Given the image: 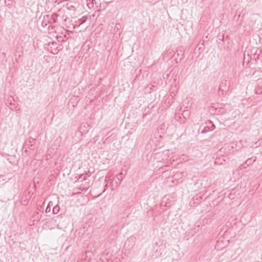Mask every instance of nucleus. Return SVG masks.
Segmentation results:
<instances>
[{
    "instance_id": "obj_1",
    "label": "nucleus",
    "mask_w": 262,
    "mask_h": 262,
    "mask_svg": "<svg viewBox=\"0 0 262 262\" xmlns=\"http://www.w3.org/2000/svg\"><path fill=\"white\" fill-rule=\"evenodd\" d=\"M230 82L228 80H223L220 84L218 93L223 95L229 91Z\"/></svg>"
},
{
    "instance_id": "obj_2",
    "label": "nucleus",
    "mask_w": 262,
    "mask_h": 262,
    "mask_svg": "<svg viewBox=\"0 0 262 262\" xmlns=\"http://www.w3.org/2000/svg\"><path fill=\"white\" fill-rule=\"evenodd\" d=\"M255 161V159H253V158H249L247 159L245 163L243 164L240 166V169H242L243 168H246L248 166H249L250 165L252 164Z\"/></svg>"
},
{
    "instance_id": "obj_3",
    "label": "nucleus",
    "mask_w": 262,
    "mask_h": 262,
    "mask_svg": "<svg viewBox=\"0 0 262 262\" xmlns=\"http://www.w3.org/2000/svg\"><path fill=\"white\" fill-rule=\"evenodd\" d=\"M32 141L29 140L28 141H26L23 146V148L25 149V152L27 153L28 152L27 149L29 148L31 149V147H32V144H31Z\"/></svg>"
},
{
    "instance_id": "obj_4",
    "label": "nucleus",
    "mask_w": 262,
    "mask_h": 262,
    "mask_svg": "<svg viewBox=\"0 0 262 262\" xmlns=\"http://www.w3.org/2000/svg\"><path fill=\"white\" fill-rule=\"evenodd\" d=\"M226 157L224 156H221V157H219V158H216L215 160V163L216 164H223V162H226Z\"/></svg>"
},
{
    "instance_id": "obj_5",
    "label": "nucleus",
    "mask_w": 262,
    "mask_h": 262,
    "mask_svg": "<svg viewBox=\"0 0 262 262\" xmlns=\"http://www.w3.org/2000/svg\"><path fill=\"white\" fill-rule=\"evenodd\" d=\"M87 19V17L85 16H83L82 18L79 19L76 23H77L76 25L75 26V28L76 26L79 27L81 25L84 23Z\"/></svg>"
},
{
    "instance_id": "obj_6",
    "label": "nucleus",
    "mask_w": 262,
    "mask_h": 262,
    "mask_svg": "<svg viewBox=\"0 0 262 262\" xmlns=\"http://www.w3.org/2000/svg\"><path fill=\"white\" fill-rule=\"evenodd\" d=\"M87 1V6L89 9H92L94 7L95 4H96L95 0H86Z\"/></svg>"
},
{
    "instance_id": "obj_7",
    "label": "nucleus",
    "mask_w": 262,
    "mask_h": 262,
    "mask_svg": "<svg viewBox=\"0 0 262 262\" xmlns=\"http://www.w3.org/2000/svg\"><path fill=\"white\" fill-rule=\"evenodd\" d=\"M186 172L182 171V172H177L175 174L174 177L176 179L181 178L182 177L186 176Z\"/></svg>"
},
{
    "instance_id": "obj_8",
    "label": "nucleus",
    "mask_w": 262,
    "mask_h": 262,
    "mask_svg": "<svg viewBox=\"0 0 262 262\" xmlns=\"http://www.w3.org/2000/svg\"><path fill=\"white\" fill-rule=\"evenodd\" d=\"M66 8L69 10L75 11L76 10V9L74 6L72 5L71 3H67L66 5Z\"/></svg>"
},
{
    "instance_id": "obj_9",
    "label": "nucleus",
    "mask_w": 262,
    "mask_h": 262,
    "mask_svg": "<svg viewBox=\"0 0 262 262\" xmlns=\"http://www.w3.org/2000/svg\"><path fill=\"white\" fill-rule=\"evenodd\" d=\"M59 210H60V208H59V206L56 205V206H54L53 207V208L52 209V213L54 214H57V213L59 212Z\"/></svg>"
},
{
    "instance_id": "obj_10",
    "label": "nucleus",
    "mask_w": 262,
    "mask_h": 262,
    "mask_svg": "<svg viewBox=\"0 0 262 262\" xmlns=\"http://www.w3.org/2000/svg\"><path fill=\"white\" fill-rule=\"evenodd\" d=\"M206 124L207 125V126H210V128H211V130H213L214 128H215V125L214 124L212 123V122L210 120H208L207 122H206Z\"/></svg>"
},
{
    "instance_id": "obj_11",
    "label": "nucleus",
    "mask_w": 262,
    "mask_h": 262,
    "mask_svg": "<svg viewBox=\"0 0 262 262\" xmlns=\"http://www.w3.org/2000/svg\"><path fill=\"white\" fill-rule=\"evenodd\" d=\"M210 130H211L210 126H207L206 127H204V128L202 130L201 133L203 134H205Z\"/></svg>"
},
{
    "instance_id": "obj_12",
    "label": "nucleus",
    "mask_w": 262,
    "mask_h": 262,
    "mask_svg": "<svg viewBox=\"0 0 262 262\" xmlns=\"http://www.w3.org/2000/svg\"><path fill=\"white\" fill-rule=\"evenodd\" d=\"M12 3H13L11 0L5 1V4L8 7H10L12 5Z\"/></svg>"
},
{
    "instance_id": "obj_13",
    "label": "nucleus",
    "mask_w": 262,
    "mask_h": 262,
    "mask_svg": "<svg viewBox=\"0 0 262 262\" xmlns=\"http://www.w3.org/2000/svg\"><path fill=\"white\" fill-rule=\"evenodd\" d=\"M120 28H121V25L120 24H116L114 27V31L116 32H117Z\"/></svg>"
},
{
    "instance_id": "obj_14",
    "label": "nucleus",
    "mask_w": 262,
    "mask_h": 262,
    "mask_svg": "<svg viewBox=\"0 0 262 262\" xmlns=\"http://www.w3.org/2000/svg\"><path fill=\"white\" fill-rule=\"evenodd\" d=\"M255 93L256 94H262V90L259 88H256L255 90Z\"/></svg>"
},
{
    "instance_id": "obj_15",
    "label": "nucleus",
    "mask_w": 262,
    "mask_h": 262,
    "mask_svg": "<svg viewBox=\"0 0 262 262\" xmlns=\"http://www.w3.org/2000/svg\"><path fill=\"white\" fill-rule=\"evenodd\" d=\"M203 195H204V194H202L201 195H196L195 196V200H199V201H200V200H202L203 199Z\"/></svg>"
},
{
    "instance_id": "obj_16",
    "label": "nucleus",
    "mask_w": 262,
    "mask_h": 262,
    "mask_svg": "<svg viewBox=\"0 0 262 262\" xmlns=\"http://www.w3.org/2000/svg\"><path fill=\"white\" fill-rule=\"evenodd\" d=\"M132 241V242H134L133 241V238H128L125 243V246H126L128 244H129V243Z\"/></svg>"
},
{
    "instance_id": "obj_17",
    "label": "nucleus",
    "mask_w": 262,
    "mask_h": 262,
    "mask_svg": "<svg viewBox=\"0 0 262 262\" xmlns=\"http://www.w3.org/2000/svg\"><path fill=\"white\" fill-rule=\"evenodd\" d=\"M51 210V207L49 206V205L47 207L46 209V212H49Z\"/></svg>"
},
{
    "instance_id": "obj_18",
    "label": "nucleus",
    "mask_w": 262,
    "mask_h": 262,
    "mask_svg": "<svg viewBox=\"0 0 262 262\" xmlns=\"http://www.w3.org/2000/svg\"><path fill=\"white\" fill-rule=\"evenodd\" d=\"M122 173H119V174L118 176V179H119L120 177L122 178Z\"/></svg>"
},
{
    "instance_id": "obj_19",
    "label": "nucleus",
    "mask_w": 262,
    "mask_h": 262,
    "mask_svg": "<svg viewBox=\"0 0 262 262\" xmlns=\"http://www.w3.org/2000/svg\"><path fill=\"white\" fill-rule=\"evenodd\" d=\"M79 178H82V180H85L86 179V176H84L83 178H82V175H81Z\"/></svg>"
},
{
    "instance_id": "obj_20",
    "label": "nucleus",
    "mask_w": 262,
    "mask_h": 262,
    "mask_svg": "<svg viewBox=\"0 0 262 262\" xmlns=\"http://www.w3.org/2000/svg\"><path fill=\"white\" fill-rule=\"evenodd\" d=\"M29 189H30V188H28V193L29 194H30V191H31V190H29Z\"/></svg>"
},
{
    "instance_id": "obj_21",
    "label": "nucleus",
    "mask_w": 262,
    "mask_h": 262,
    "mask_svg": "<svg viewBox=\"0 0 262 262\" xmlns=\"http://www.w3.org/2000/svg\"><path fill=\"white\" fill-rule=\"evenodd\" d=\"M2 55H3V56H6V54H5V53H2Z\"/></svg>"
},
{
    "instance_id": "obj_22",
    "label": "nucleus",
    "mask_w": 262,
    "mask_h": 262,
    "mask_svg": "<svg viewBox=\"0 0 262 262\" xmlns=\"http://www.w3.org/2000/svg\"><path fill=\"white\" fill-rule=\"evenodd\" d=\"M106 187H107V184H106V185H105V187L106 188Z\"/></svg>"
},
{
    "instance_id": "obj_23",
    "label": "nucleus",
    "mask_w": 262,
    "mask_h": 262,
    "mask_svg": "<svg viewBox=\"0 0 262 262\" xmlns=\"http://www.w3.org/2000/svg\"><path fill=\"white\" fill-rule=\"evenodd\" d=\"M206 192H207V191H205L204 192V194L205 193H206Z\"/></svg>"
}]
</instances>
